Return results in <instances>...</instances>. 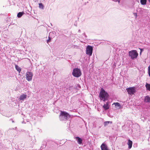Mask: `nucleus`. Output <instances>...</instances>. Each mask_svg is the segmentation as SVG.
I'll list each match as a JSON object with an SVG mask.
<instances>
[{"label": "nucleus", "instance_id": "nucleus-29", "mask_svg": "<svg viewBox=\"0 0 150 150\" xmlns=\"http://www.w3.org/2000/svg\"><path fill=\"white\" fill-rule=\"evenodd\" d=\"M35 1H38V0H34Z\"/></svg>", "mask_w": 150, "mask_h": 150}, {"label": "nucleus", "instance_id": "nucleus-27", "mask_svg": "<svg viewBox=\"0 0 150 150\" xmlns=\"http://www.w3.org/2000/svg\"><path fill=\"white\" fill-rule=\"evenodd\" d=\"M116 2L117 1L118 2V3H119L120 1V0H117L116 1Z\"/></svg>", "mask_w": 150, "mask_h": 150}, {"label": "nucleus", "instance_id": "nucleus-13", "mask_svg": "<svg viewBox=\"0 0 150 150\" xmlns=\"http://www.w3.org/2000/svg\"><path fill=\"white\" fill-rule=\"evenodd\" d=\"M27 97V95L26 94H23L21 95L19 99L21 100H23Z\"/></svg>", "mask_w": 150, "mask_h": 150}, {"label": "nucleus", "instance_id": "nucleus-20", "mask_svg": "<svg viewBox=\"0 0 150 150\" xmlns=\"http://www.w3.org/2000/svg\"><path fill=\"white\" fill-rule=\"evenodd\" d=\"M140 3L142 5H145L146 4V0H141Z\"/></svg>", "mask_w": 150, "mask_h": 150}, {"label": "nucleus", "instance_id": "nucleus-16", "mask_svg": "<svg viewBox=\"0 0 150 150\" xmlns=\"http://www.w3.org/2000/svg\"><path fill=\"white\" fill-rule=\"evenodd\" d=\"M24 14V12H19L18 13L17 17L19 18H21Z\"/></svg>", "mask_w": 150, "mask_h": 150}, {"label": "nucleus", "instance_id": "nucleus-1", "mask_svg": "<svg viewBox=\"0 0 150 150\" xmlns=\"http://www.w3.org/2000/svg\"><path fill=\"white\" fill-rule=\"evenodd\" d=\"M108 93L103 88H101L99 94L100 99L105 102L108 100Z\"/></svg>", "mask_w": 150, "mask_h": 150}, {"label": "nucleus", "instance_id": "nucleus-23", "mask_svg": "<svg viewBox=\"0 0 150 150\" xmlns=\"http://www.w3.org/2000/svg\"><path fill=\"white\" fill-rule=\"evenodd\" d=\"M148 74L150 77V65L148 67Z\"/></svg>", "mask_w": 150, "mask_h": 150}, {"label": "nucleus", "instance_id": "nucleus-2", "mask_svg": "<svg viewBox=\"0 0 150 150\" xmlns=\"http://www.w3.org/2000/svg\"><path fill=\"white\" fill-rule=\"evenodd\" d=\"M70 118V115L69 113L65 111H61L59 116V119L61 121L68 120Z\"/></svg>", "mask_w": 150, "mask_h": 150}, {"label": "nucleus", "instance_id": "nucleus-10", "mask_svg": "<svg viewBox=\"0 0 150 150\" xmlns=\"http://www.w3.org/2000/svg\"><path fill=\"white\" fill-rule=\"evenodd\" d=\"M144 101L145 103H150V97L148 96H147L145 97Z\"/></svg>", "mask_w": 150, "mask_h": 150}, {"label": "nucleus", "instance_id": "nucleus-26", "mask_svg": "<svg viewBox=\"0 0 150 150\" xmlns=\"http://www.w3.org/2000/svg\"><path fill=\"white\" fill-rule=\"evenodd\" d=\"M140 52H142L143 51V49H142L140 48Z\"/></svg>", "mask_w": 150, "mask_h": 150}, {"label": "nucleus", "instance_id": "nucleus-32", "mask_svg": "<svg viewBox=\"0 0 150 150\" xmlns=\"http://www.w3.org/2000/svg\"><path fill=\"white\" fill-rule=\"evenodd\" d=\"M141 53H142V52H140V55H141Z\"/></svg>", "mask_w": 150, "mask_h": 150}, {"label": "nucleus", "instance_id": "nucleus-19", "mask_svg": "<svg viewBox=\"0 0 150 150\" xmlns=\"http://www.w3.org/2000/svg\"><path fill=\"white\" fill-rule=\"evenodd\" d=\"M112 121H105L104 122V125L105 126H107L109 123L112 124Z\"/></svg>", "mask_w": 150, "mask_h": 150}, {"label": "nucleus", "instance_id": "nucleus-8", "mask_svg": "<svg viewBox=\"0 0 150 150\" xmlns=\"http://www.w3.org/2000/svg\"><path fill=\"white\" fill-rule=\"evenodd\" d=\"M16 129L17 127H16L14 128H10L8 129V131L9 132L13 133V135H15V134L14 133H15L16 131H17Z\"/></svg>", "mask_w": 150, "mask_h": 150}, {"label": "nucleus", "instance_id": "nucleus-12", "mask_svg": "<svg viewBox=\"0 0 150 150\" xmlns=\"http://www.w3.org/2000/svg\"><path fill=\"white\" fill-rule=\"evenodd\" d=\"M103 107L104 109L105 110L108 109L109 108L108 103V102H106V104H104L103 106Z\"/></svg>", "mask_w": 150, "mask_h": 150}, {"label": "nucleus", "instance_id": "nucleus-4", "mask_svg": "<svg viewBox=\"0 0 150 150\" xmlns=\"http://www.w3.org/2000/svg\"><path fill=\"white\" fill-rule=\"evenodd\" d=\"M129 56L132 59H136L137 57L138 54L137 50H132L128 52Z\"/></svg>", "mask_w": 150, "mask_h": 150}, {"label": "nucleus", "instance_id": "nucleus-14", "mask_svg": "<svg viewBox=\"0 0 150 150\" xmlns=\"http://www.w3.org/2000/svg\"><path fill=\"white\" fill-rule=\"evenodd\" d=\"M132 142L131 141L130 139H128L127 144L128 145V148L129 149H130L132 148Z\"/></svg>", "mask_w": 150, "mask_h": 150}, {"label": "nucleus", "instance_id": "nucleus-28", "mask_svg": "<svg viewBox=\"0 0 150 150\" xmlns=\"http://www.w3.org/2000/svg\"><path fill=\"white\" fill-rule=\"evenodd\" d=\"M134 15L136 16V17L137 16V14L136 13H134Z\"/></svg>", "mask_w": 150, "mask_h": 150}, {"label": "nucleus", "instance_id": "nucleus-9", "mask_svg": "<svg viewBox=\"0 0 150 150\" xmlns=\"http://www.w3.org/2000/svg\"><path fill=\"white\" fill-rule=\"evenodd\" d=\"M100 147L102 150H108L107 146L103 143L101 145Z\"/></svg>", "mask_w": 150, "mask_h": 150}, {"label": "nucleus", "instance_id": "nucleus-25", "mask_svg": "<svg viewBox=\"0 0 150 150\" xmlns=\"http://www.w3.org/2000/svg\"><path fill=\"white\" fill-rule=\"evenodd\" d=\"M10 120L13 123L14 122V121L12 119H10Z\"/></svg>", "mask_w": 150, "mask_h": 150}, {"label": "nucleus", "instance_id": "nucleus-6", "mask_svg": "<svg viewBox=\"0 0 150 150\" xmlns=\"http://www.w3.org/2000/svg\"><path fill=\"white\" fill-rule=\"evenodd\" d=\"M92 47L88 45L86 48V54L89 56H91L93 52Z\"/></svg>", "mask_w": 150, "mask_h": 150}, {"label": "nucleus", "instance_id": "nucleus-5", "mask_svg": "<svg viewBox=\"0 0 150 150\" xmlns=\"http://www.w3.org/2000/svg\"><path fill=\"white\" fill-rule=\"evenodd\" d=\"M128 93L130 95H132L136 92V88L134 87H129L126 89Z\"/></svg>", "mask_w": 150, "mask_h": 150}, {"label": "nucleus", "instance_id": "nucleus-17", "mask_svg": "<svg viewBox=\"0 0 150 150\" xmlns=\"http://www.w3.org/2000/svg\"><path fill=\"white\" fill-rule=\"evenodd\" d=\"M55 32H51L49 33V36L54 37L55 36Z\"/></svg>", "mask_w": 150, "mask_h": 150}, {"label": "nucleus", "instance_id": "nucleus-22", "mask_svg": "<svg viewBox=\"0 0 150 150\" xmlns=\"http://www.w3.org/2000/svg\"><path fill=\"white\" fill-rule=\"evenodd\" d=\"M113 104L115 105V106L118 107L120 106V104L118 103H113Z\"/></svg>", "mask_w": 150, "mask_h": 150}, {"label": "nucleus", "instance_id": "nucleus-7", "mask_svg": "<svg viewBox=\"0 0 150 150\" xmlns=\"http://www.w3.org/2000/svg\"><path fill=\"white\" fill-rule=\"evenodd\" d=\"M33 76V74L32 73L29 71L27 72L26 75V80L28 81H31L32 80Z\"/></svg>", "mask_w": 150, "mask_h": 150}, {"label": "nucleus", "instance_id": "nucleus-31", "mask_svg": "<svg viewBox=\"0 0 150 150\" xmlns=\"http://www.w3.org/2000/svg\"><path fill=\"white\" fill-rule=\"evenodd\" d=\"M84 34V35H85V36H86V35H85V33H84V34ZM85 37H86V36H85Z\"/></svg>", "mask_w": 150, "mask_h": 150}, {"label": "nucleus", "instance_id": "nucleus-3", "mask_svg": "<svg viewBox=\"0 0 150 150\" xmlns=\"http://www.w3.org/2000/svg\"><path fill=\"white\" fill-rule=\"evenodd\" d=\"M72 75L74 77L78 78L80 77L82 75V72L80 69L75 68L73 69Z\"/></svg>", "mask_w": 150, "mask_h": 150}, {"label": "nucleus", "instance_id": "nucleus-11", "mask_svg": "<svg viewBox=\"0 0 150 150\" xmlns=\"http://www.w3.org/2000/svg\"><path fill=\"white\" fill-rule=\"evenodd\" d=\"M76 140L78 143L79 144H81L82 143V139L78 137H76Z\"/></svg>", "mask_w": 150, "mask_h": 150}, {"label": "nucleus", "instance_id": "nucleus-30", "mask_svg": "<svg viewBox=\"0 0 150 150\" xmlns=\"http://www.w3.org/2000/svg\"><path fill=\"white\" fill-rule=\"evenodd\" d=\"M79 32H81V30H79Z\"/></svg>", "mask_w": 150, "mask_h": 150}, {"label": "nucleus", "instance_id": "nucleus-24", "mask_svg": "<svg viewBox=\"0 0 150 150\" xmlns=\"http://www.w3.org/2000/svg\"><path fill=\"white\" fill-rule=\"evenodd\" d=\"M48 38L49 39L47 40V43L49 42H50L51 39V38H50V36H49Z\"/></svg>", "mask_w": 150, "mask_h": 150}, {"label": "nucleus", "instance_id": "nucleus-18", "mask_svg": "<svg viewBox=\"0 0 150 150\" xmlns=\"http://www.w3.org/2000/svg\"><path fill=\"white\" fill-rule=\"evenodd\" d=\"M145 86L146 88V90L148 91H150V84L148 83H146Z\"/></svg>", "mask_w": 150, "mask_h": 150}, {"label": "nucleus", "instance_id": "nucleus-21", "mask_svg": "<svg viewBox=\"0 0 150 150\" xmlns=\"http://www.w3.org/2000/svg\"><path fill=\"white\" fill-rule=\"evenodd\" d=\"M39 7L40 8L43 9L44 8V6L42 3H40L39 4Z\"/></svg>", "mask_w": 150, "mask_h": 150}, {"label": "nucleus", "instance_id": "nucleus-15", "mask_svg": "<svg viewBox=\"0 0 150 150\" xmlns=\"http://www.w3.org/2000/svg\"><path fill=\"white\" fill-rule=\"evenodd\" d=\"M15 67L16 69L20 73L21 71V69L17 65H15Z\"/></svg>", "mask_w": 150, "mask_h": 150}]
</instances>
